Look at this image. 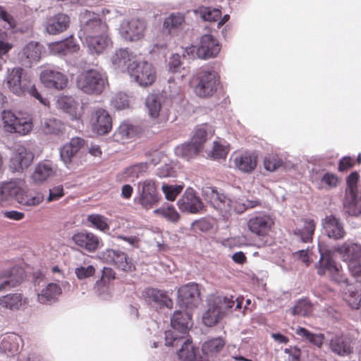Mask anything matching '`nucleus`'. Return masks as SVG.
<instances>
[{
    "label": "nucleus",
    "mask_w": 361,
    "mask_h": 361,
    "mask_svg": "<svg viewBox=\"0 0 361 361\" xmlns=\"http://www.w3.org/2000/svg\"><path fill=\"white\" fill-rule=\"evenodd\" d=\"M202 193L206 200L209 202L214 208L219 211L225 219H227L233 212L241 214L247 209L256 207L259 203L257 200H247L245 202L240 199L231 200L212 188L204 189Z\"/></svg>",
    "instance_id": "1"
},
{
    "label": "nucleus",
    "mask_w": 361,
    "mask_h": 361,
    "mask_svg": "<svg viewBox=\"0 0 361 361\" xmlns=\"http://www.w3.org/2000/svg\"><path fill=\"white\" fill-rule=\"evenodd\" d=\"M6 87L13 94L17 96H25L27 94L35 97L44 105L48 101L44 99L32 83L30 76L20 67L8 68L4 78Z\"/></svg>",
    "instance_id": "2"
},
{
    "label": "nucleus",
    "mask_w": 361,
    "mask_h": 361,
    "mask_svg": "<svg viewBox=\"0 0 361 361\" xmlns=\"http://www.w3.org/2000/svg\"><path fill=\"white\" fill-rule=\"evenodd\" d=\"M207 310L202 314V322L207 326L216 325L229 310L235 307L240 309L242 300L231 296L230 298L221 295H210L207 299Z\"/></svg>",
    "instance_id": "3"
},
{
    "label": "nucleus",
    "mask_w": 361,
    "mask_h": 361,
    "mask_svg": "<svg viewBox=\"0 0 361 361\" xmlns=\"http://www.w3.org/2000/svg\"><path fill=\"white\" fill-rule=\"evenodd\" d=\"M1 121L4 130L9 133L25 135L33 128L31 115L25 112L14 113L11 110H4L1 112Z\"/></svg>",
    "instance_id": "4"
},
{
    "label": "nucleus",
    "mask_w": 361,
    "mask_h": 361,
    "mask_svg": "<svg viewBox=\"0 0 361 361\" xmlns=\"http://www.w3.org/2000/svg\"><path fill=\"white\" fill-rule=\"evenodd\" d=\"M78 89L85 94H99L108 85L106 73L97 69L84 71L77 77Z\"/></svg>",
    "instance_id": "5"
},
{
    "label": "nucleus",
    "mask_w": 361,
    "mask_h": 361,
    "mask_svg": "<svg viewBox=\"0 0 361 361\" xmlns=\"http://www.w3.org/2000/svg\"><path fill=\"white\" fill-rule=\"evenodd\" d=\"M219 85V76L214 70H202L193 79L194 92L197 97L202 98L213 96Z\"/></svg>",
    "instance_id": "6"
},
{
    "label": "nucleus",
    "mask_w": 361,
    "mask_h": 361,
    "mask_svg": "<svg viewBox=\"0 0 361 361\" xmlns=\"http://www.w3.org/2000/svg\"><path fill=\"white\" fill-rule=\"evenodd\" d=\"M128 73L141 87L152 85L157 78L155 68L146 61H133L128 66Z\"/></svg>",
    "instance_id": "7"
},
{
    "label": "nucleus",
    "mask_w": 361,
    "mask_h": 361,
    "mask_svg": "<svg viewBox=\"0 0 361 361\" xmlns=\"http://www.w3.org/2000/svg\"><path fill=\"white\" fill-rule=\"evenodd\" d=\"M221 46L218 40L212 35L206 34L201 37L198 47L190 46L185 48L183 56L187 54L189 57L195 55L201 59L215 57L220 51Z\"/></svg>",
    "instance_id": "8"
},
{
    "label": "nucleus",
    "mask_w": 361,
    "mask_h": 361,
    "mask_svg": "<svg viewBox=\"0 0 361 361\" xmlns=\"http://www.w3.org/2000/svg\"><path fill=\"white\" fill-rule=\"evenodd\" d=\"M165 342L168 346L181 345V348L177 354L179 359L183 361H208L207 360H200L197 355L198 350L193 346L192 342L188 338L176 335L175 332L166 331L165 332Z\"/></svg>",
    "instance_id": "9"
},
{
    "label": "nucleus",
    "mask_w": 361,
    "mask_h": 361,
    "mask_svg": "<svg viewBox=\"0 0 361 361\" xmlns=\"http://www.w3.org/2000/svg\"><path fill=\"white\" fill-rule=\"evenodd\" d=\"M80 23L78 35L81 39L109 30L107 25L101 20L99 14L87 10L80 13Z\"/></svg>",
    "instance_id": "10"
},
{
    "label": "nucleus",
    "mask_w": 361,
    "mask_h": 361,
    "mask_svg": "<svg viewBox=\"0 0 361 361\" xmlns=\"http://www.w3.org/2000/svg\"><path fill=\"white\" fill-rule=\"evenodd\" d=\"M319 252L320 259L316 264L317 274L323 276L328 272L332 279L337 283H346L347 279L341 275L339 267L333 259V252L324 249L321 244H319Z\"/></svg>",
    "instance_id": "11"
},
{
    "label": "nucleus",
    "mask_w": 361,
    "mask_h": 361,
    "mask_svg": "<svg viewBox=\"0 0 361 361\" xmlns=\"http://www.w3.org/2000/svg\"><path fill=\"white\" fill-rule=\"evenodd\" d=\"M99 258L126 272H132L135 269L132 259L126 252L119 250L107 249L99 253Z\"/></svg>",
    "instance_id": "12"
},
{
    "label": "nucleus",
    "mask_w": 361,
    "mask_h": 361,
    "mask_svg": "<svg viewBox=\"0 0 361 361\" xmlns=\"http://www.w3.org/2000/svg\"><path fill=\"white\" fill-rule=\"evenodd\" d=\"M146 27L145 20L133 18L129 21H123L121 24L119 33L126 41H137L144 37Z\"/></svg>",
    "instance_id": "13"
},
{
    "label": "nucleus",
    "mask_w": 361,
    "mask_h": 361,
    "mask_svg": "<svg viewBox=\"0 0 361 361\" xmlns=\"http://www.w3.org/2000/svg\"><path fill=\"white\" fill-rule=\"evenodd\" d=\"M25 186V181L21 178L0 183V207L7 204L11 200L17 202Z\"/></svg>",
    "instance_id": "14"
},
{
    "label": "nucleus",
    "mask_w": 361,
    "mask_h": 361,
    "mask_svg": "<svg viewBox=\"0 0 361 361\" xmlns=\"http://www.w3.org/2000/svg\"><path fill=\"white\" fill-rule=\"evenodd\" d=\"M200 292L195 283H188L178 290V302L181 307L195 308L200 302Z\"/></svg>",
    "instance_id": "15"
},
{
    "label": "nucleus",
    "mask_w": 361,
    "mask_h": 361,
    "mask_svg": "<svg viewBox=\"0 0 361 361\" xmlns=\"http://www.w3.org/2000/svg\"><path fill=\"white\" fill-rule=\"evenodd\" d=\"M140 195L138 202L146 209H149L157 204L160 200L158 192V185L153 180L148 179L139 183Z\"/></svg>",
    "instance_id": "16"
},
{
    "label": "nucleus",
    "mask_w": 361,
    "mask_h": 361,
    "mask_svg": "<svg viewBox=\"0 0 361 361\" xmlns=\"http://www.w3.org/2000/svg\"><path fill=\"white\" fill-rule=\"evenodd\" d=\"M40 80L48 88L63 90L68 83L67 77L54 66L45 67L40 73Z\"/></svg>",
    "instance_id": "17"
},
{
    "label": "nucleus",
    "mask_w": 361,
    "mask_h": 361,
    "mask_svg": "<svg viewBox=\"0 0 361 361\" xmlns=\"http://www.w3.org/2000/svg\"><path fill=\"white\" fill-rule=\"evenodd\" d=\"M145 106L149 116L157 123H166L169 119V110L161 105V99L155 94H151L145 99Z\"/></svg>",
    "instance_id": "18"
},
{
    "label": "nucleus",
    "mask_w": 361,
    "mask_h": 361,
    "mask_svg": "<svg viewBox=\"0 0 361 361\" xmlns=\"http://www.w3.org/2000/svg\"><path fill=\"white\" fill-rule=\"evenodd\" d=\"M42 283L43 288L37 293V300L41 304H51L57 300L58 297L61 294L62 290L56 283H49L45 285L43 277H37L34 281L35 288H40Z\"/></svg>",
    "instance_id": "19"
},
{
    "label": "nucleus",
    "mask_w": 361,
    "mask_h": 361,
    "mask_svg": "<svg viewBox=\"0 0 361 361\" xmlns=\"http://www.w3.org/2000/svg\"><path fill=\"white\" fill-rule=\"evenodd\" d=\"M274 224V220L269 215L257 213L249 219L247 227L252 233L258 236H266L269 234Z\"/></svg>",
    "instance_id": "20"
},
{
    "label": "nucleus",
    "mask_w": 361,
    "mask_h": 361,
    "mask_svg": "<svg viewBox=\"0 0 361 361\" xmlns=\"http://www.w3.org/2000/svg\"><path fill=\"white\" fill-rule=\"evenodd\" d=\"M71 239L76 245L88 252H94L103 246L102 240L91 232L76 233Z\"/></svg>",
    "instance_id": "21"
},
{
    "label": "nucleus",
    "mask_w": 361,
    "mask_h": 361,
    "mask_svg": "<svg viewBox=\"0 0 361 361\" xmlns=\"http://www.w3.org/2000/svg\"><path fill=\"white\" fill-rule=\"evenodd\" d=\"M34 156L23 146H18L11 157L10 168L13 172L23 171L32 164Z\"/></svg>",
    "instance_id": "22"
},
{
    "label": "nucleus",
    "mask_w": 361,
    "mask_h": 361,
    "mask_svg": "<svg viewBox=\"0 0 361 361\" xmlns=\"http://www.w3.org/2000/svg\"><path fill=\"white\" fill-rule=\"evenodd\" d=\"M90 123L93 130L98 135H105L112 128L111 116L106 110L102 109H96L92 113Z\"/></svg>",
    "instance_id": "23"
},
{
    "label": "nucleus",
    "mask_w": 361,
    "mask_h": 361,
    "mask_svg": "<svg viewBox=\"0 0 361 361\" xmlns=\"http://www.w3.org/2000/svg\"><path fill=\"white\" fill-rule=\"evenodd\" d=\"M312 184L319 190H329L334 188L338 184V178L336 175L325 170L313 169L310 176Z\"/></svg>",
    "instance_id": "24"
},
{
    "label": "nucleus",
    "mask_w": 361,
    "mask_h": 361,
    "mask_svg": "<svg viewBox=\"0 0 361 361\" xmlns=\"http://www.w3.org/2000/svg\"><path fill=\"white\" fill-rule=\"evenodd\" d=\"M71 18L68 15L59 13L47 17L45 29L49 35H58L66 31L70 25Z\"/></svg>",
    "instance_id": "25"
},
{
    "label": "nucleus",
    "mask_w": 361,
    "mask_h": 361,
    "mask_svg": "<svg viewBox=\"0 0 361 361\" xmlns=\"http://www.w3.org/2000/svg\"><path fill=\"white\" fill-rule=\"evenodd\" d=\"M177 204L181 211L192 214L200 212L203 208L201 200L192 188H188L185 191L182 197L178 200Z\"/></svg>",
    "instance_id": "26"
},
{
    "label": "nucleus",
    "mask_w": 361,
    "mask_h": 361,
    "mask_svg": "<svg viewBox=\"0 0 361 361\" xmlns=\"http://www.w3.org/2000/svg\"><path fill=\"white\" fill-rule=\"evenodd\" d=\"M85 140L78 137H73L60 149L61 159L68 168H71L75 157L85 145Z\"/></svg>",
    "instance_id": "27"
},
{
    "label": "nucleus",
    "mask_w": 361,
    "mask_h": 361,
    "mask_svg": "<svg viewBox=\"0 0 361 361\" xmlns=\"http://www.w3.org/2000/svg\"><path fill=\"white\" fill-rule=\"evenodd\" d=\"M85 43L92 54H100L110 47L112 42L109 30L85 38Z\"/></svg>",
    "instance_id": "28"
},
{
    "label": "nucleus",
    "mask_w": 361,
    "mask_h": 361,
    "mask_svg": "<svg viewBox=\"0 0 361 361\" xmlns=\"http://www.w3.org/2000/svg\"><path fill=\"white\" fill-rule=\"evenodd\" d=\"M57 106L69 114L73 120L79 121L82 108L80 103L71 96H62L57 99Z\"/></svg>",
    "instance_id": "29"
},
{
    "label": "nucleus",
    "mask_w": 361,
    "mask_h": 361,
    "mask_svg": "<svg viewBox=\"0 0 361 361\" xmlns=\"http://www.w3.org/2000/svg\"><path fill=\"white\" fill-rule=\"evenodd\" d=\"M323 228L328 237L334 240L341 239L345 235L343 223L334 215H329L325 218Z\"/></svg>",
    "instance_id": "30"
},
{
    "label": "nucleus",
    "mask_w": 361,
    "mask_h": 361,
    "mask_svg": "<svg viewBox=\"0 0 361 361\" xmlns=\"http://www.w3.org/2000/svg\"><path fill=\"white\" fill-rule=\"evenodd\" d=\"M20 337L16 334H10L2 336L0 341V352L7 357H13L19 353Z\"/></svg>",
    "instance_id": "31"
},
{
    "label": "nucleus",
    "mask_w": 361,
    "mask_h": 361,
    "mask_svg": "<svg viewBox=\"0 0 361 361\" xmlns=\"http://www.w3.org/2000/svg\"><path fill=\"white\" fill-rule=\"evenodd\" d=\"M315 226L316 223L313 219H303L297 224L293 234L298 240L304 243H310L312 240Z\"/></svg>",
    "instance_id": "32"
},
{
    "label": "nucleus",
    "mask_w": 361,
    "mask_h": 361,
    "mask_svg": "<svg viewBox=\"0 0 361 361\" xmlns=\"http://www.w3.org/2000/svg\"><path fill=\"white\" fill-rule=\"evenodd\" d=\"M22 281L23 276L18 273L16 268L0 271V292L16 287Z\"/></svg>",
    "instance_id": "33"
},
{
    "label": "nucleus",
    "mask_w": 361,
    "mask_h": 361,
    "mask_svg": "<svg viewBox=\"0 0 361 361\" xmlns=\"http://www.w3.org/2000/svg\"><path fill=\"white\" fill-rule=\"evenodd\" d=\"M146 298L147 301L156 307H167L171 309L173 307V301L168 296L166 292L157 289L148 288L146 290Z\"/></svg>",
    "instance_id": "34"
},
{
    "label": "nucleus",
    "mask_w": 361,
    "mask_h": 361,
    "mask_svg": "<svg viewBox=\"0 0 361 361\" xmlns=\"http://www.w3.org/2000/svg\"><path fill=\"white\" fill-rule=\"evenodd\" d=\"M79 48V45L74 42L73 37L67 38L63 41L55 42L49 44L51 53L60 56L77 52Z\"/></svg>",
    "instance_id": "35"
},
{
    "label": "nucleus",
    "mask_w": 361,
    "mask_h": 361,
    "mask_svg": "<svg viewBox=\"0 0 361 361\" xmlns=\"http://www.w3.org/2000/svg\"><path fill=\"white\" fill-rule=\"evenodd\" d=\"M191 317L188 312L176 310L171 318V325L175 331L185 334L191 326ZM173 332V331H171Z\"/></svg>",
    "instance_id": "36"
},
{
    "label": "nucleus",
    "mask_w": 361,
    "mask_h": 361,
    "mask_svg": "<svg viewBox=\"0 0 361 361\" xmlns=\"http://www.w3.org/2000/svg\"><path fill=\"white\" fill-rule=\"evenodd\" d=\"M234 166L243 173H250L257 166V157L250 153L236 154L233 160Z\"/></svg>",
    "instance_id": "37"
},
{
    "label": "nucleus",
    "mask_w": 361,
    "mask_h": 361,
    "mask_svg": "<svg viewBox=\"0 0 361 361\" xmlns=\"http://www.w3.org/2000/svg\"><path fill=\"white\" fill-rule=\"evenodd\" d=\"M329 345L331 350L339 356L348 355L352 352L350 341L343 335L333 336L329 341Z\"/></svg>",
    "instance_id": "38"
},
{
    "label": "nucleus",
    "mask_w": 361,
    "mask_h": 361,
    "mask_svg": "<svg viewBox=\"0 0 361 361\" xmlns=\"http://www.w3.org/2000/svg\"><path fill=\"white\" fill-rule=\"evenodd\" d=\"M56 169L51 161L45 160L39 162L35 169L32 179L35 183H42L52 176Z\"/></svg>",
    "instance_id": "39"
},
{
    "label": "nucleus",
    "mask_w": 361,
    "mask_h": 361,
    "mask_svg": "<svg viewBox=\"0 0 361 361\" xmlns=\"http://www.w3.org/2000/svg\"><path fill=\"white\" fill-rule=\"evenodd\" d=\"M185 25V16L181 13H172L165 18L163 29L169 35H176Z\"/></svg>",
    "instance_id": "40"
},
{
    "label": "nucleus",
    "mask_w": 361,
    "mask_h": 361,
    "mask_svg": "<svg viewBox=\"0 0 361 361\" xmlns=\"http://www.w3.org/2000/svg\"><path fill=\"white\" fill-rule=\"evenodd\" d=\"M28 303L27 298L20 293H9L0 298L1 307L11 310H18L24 308Z\"/></svg>",
    "instance_id": "41"
},
{
    "label": "nucleus",
    "mask_w": 361,
    "mask_h": 361,
    "mask_svg": "<svg viewBox=\"0 0 361 361\" xmlns=\"http://www.w3.org/2000/svg\"><path fill=\"white\" fill-rule=\"evenodd\" d=\"M214 134V127L209 124L204 123L196 127L192 140L200 149L204 147V144Z\"/></svg>",
    "instance_id": "42"
},
{
    "label": "nucleus",
    "mask_w": 361,
    "mask_h": 361,
    "mask_svg": "<svg viewBox=\"0 0 361 361\" xmlns=\"http://www.w3.org/2000/svg\"><path fill=\"white\" fill-rule=\"evenodd\" d=\"M337 252L341 254L343 260L349 262L353 260L361 259V245L353 242H345L343 245L336 248Z\"/></svg>",
    "instance_id": "43"
},
{
    "label": "nucleus",
    "mask_w": 361,
    "mask_h": 361,
    "mask_svg": "<svg viewBox=\"0 0 361 361\" xmlns=\"http://www.w3.org/2000/svg\"><path fill=\"white\" fill-rule=\"evenodd\" d=\"M132 54L128 49H119L115 51L111 57V61L114 68L123 72L128 71V66L132 59Z\"/></svg>",
    "instance_id": "44"
},
{
    "label": "nucleus",
    "mask_w": 361,
    "mask_h": 361,
    "mask_svg": "<svg viewBox=\"0 0 361 361\" xmlns=\"http://www.w3.org/2000/svg\"><path fill=\"white\" fill-rule=\"evenodd\" d=\"M343 205L345 213L350 216H357L361 214V198L357 193H345Z\"/></svg>",
    "instance_id": "45"
},
{
    "label": "nucleus",
    "mask_w": 361,
    "mask_h": 361,
    "mask_svg": "<svg viewBox=\"0 0 361 361\" xmlns=\"http://www.w3.org/2000/svg\"><path fill=\"white\" fill-rule=\"evenodd\" d=\"M343 298L352 309H359L361 305V289L348 285L343 292Z\"/></svg>",
    "instance_id": "46"
},
{
    "label": "nucleus",
    "mask_w": 361,
    "mask_h": 361,
    "mask_svg": "<svg viewBox=\"0 0 361 361\" xmlns=\"http://www.w3.org/2000/svg\"><path fill=\"white\" fill-rule=\"evenodd\" d=\"M41 130L47 135H59L64 130V124L56 118H46L41 122Z\"/></svg>",
    "instance_id": "47"
},
{
    "label": "nucleus",
    "mask_w": 361,
    "mask_h": 361,
    "mask_svg": "<svg viewBox=\"0 0 361 361\" xmlns=\"http://www.w3.org/2000/svg\"><path fill=\"white\" fill-rule=\"evenodd\" d=\"M43 47L38 42H30L27 43L22 50V57L27 62L38 61L42 55Z\"/></svg>",
    "instance_id": "48"
},
{
    "label": "nucleus",
    "mask_w": 361,
    "mask_h": 361,
    "mask_svg": "<svg viewBox=\"0 0 361 361\" xmlns=\"http://www.w3.org/2000/svg\"><path fill=\"white\" fill-rule=\"evenodd\" d=\"M201 150L196 145H194L191 140L190 142H185L177 146L175 148V154L176 156L189 161L195 158Z\"/></svg>",
    "instance_id": "49"
},
{
    "label": "nucleus",
    "mask_w": 361,
    "mask_h": 361,
    "mask_svg": "<svg viewBox=\"0 0 361 361\" xmlns=\"http://www.w3.org/2000/svg\"><path fill=\"white\" fill-rule=\"evenodd\" d=\"M43 200L44 195L41 192L28 193L25 190V188H23L22 192H20L18 197L17 202L25 207H36L42 203Z\"/></svg>",
    "instance_id": "50"
},
{
    "label": "nucleus",
    "mask_w": 361,
    "mask_h": 361,
    "mask_svg": "<svg viewBox=\"0 0 361 361\" xmlns=\"http://www.w3.org/2000/svg\"><path fill=\"white\" fill-rule=\"evenodd\" d=\"M225 342L221 337L214 338L206 341L202 345L204 354L213 356L219 353L224 347Z\"/></svg>",
    "instance_id": "51"
},
{
    "label": "nucleus",
    "mask_w": 361,
    "mask_h": 361,
    "mask_svg": "<svg viewBox=\"0 0 361 361\" xmlns=\"http://www.w3.org/2000/svg\"><path fill=\"white\" fill-rule=\"evenodd\" d=\"M295 334L302 338L308 341L312 344L318 348H321L324 340V335L322 334H313L304 327H298L295 330Z\"/></svg>",
    "instance_id": "52"
},
{
    "label": "nucleus",
    "mask_w": 361,
    "mask_h": 361,
    "mask_svg": "<svg viewBox=\"0 0 361 361\" xmlns=\"http://www.w3.org/2000/svg\"><path fill=\"white\" fill-rule=\"evenodd\" d=\"M135 135V130L133 126L128 122H123L119 126L114 136L116 141L124 142L133 137Z\"/></svg>",
    "instance_id": "53"
},
{
    "label": "nucleus",
    "mask_w": 361,
    "mask_h": 361,
    "mask_svg": "<svg viewBox=\"0 0 361 361\" xmlns=\"http://www.w3.org/2000/svg\"><path fill=\"white\" fill-rule=\"evenodd\" d=\"M153 212L165 218L167 221L171 223H177L180 219V214L171 204H168L156 209Z\"/></svg>",
    "instance_id": "54"
},
{
    "label": "nucleus",
    "mask_w": 361,
    "mask_h": 361,
    "mask_svg": "<svg viewBox=\"0 0 361 361\" xmlns=\"http://www.w3.org/2000/svg\"><path fill=\"white\" fill-rule=\"evenodd\" d=\"M87 220L91 224V226L100 231L106 233L109 230V225L107 222V218L104 216L92 214L87 216Z\"/></svg>",
    "instance_id": "55"
},
{
    "label": "nucleus",
    "mask_w": 361,
    "mask_h": 361,
    "mask_svg": "<svg viewBox=\"0 0 361 361\" xmlns=\"http://www.w3.org/2000/svg\"><path fill=\"white\" fill-rule=\"evenodd\" d=\"M312 306L307 299L298 300L295 306L291 309V313L293 315L306 317L311 314Z\"/></svg>",
    "instance_id": "56"
},
{
    "label": "nucleus",
    "mask_w": 361,
    "mask_h": 361,
    "mask_svg": "<svg viewBox=\"0 0 361 361\" xmlns=\"http://www.w3.org/2000/svg\"><path fill=\"white\" fill-rule=\"evenodd\" d=\"M283 160L276 154H269L264 159V167L268 171H274L282 166Z\"/></svg>",
    "instance_id": "57"
},
{
    "label": "nucleus",
    "mask_w": 361,
    "mask_h": 361,
    "mask_svg": "<svg viewBox=\"0 0 361 361\" xmlns=\"http://www.w3.org/2000/svg\"><path fill=\"white\" fill-rule=\"evenodd\" d=\"M148 164L147 162L138 163L126 169L124 175L126 178H137L147 170Z\"/></svg>",
    "instance_id": "58"
},
{
    "label": "nucleus",
    "mask_w": 361,
    "mask_h": 361,
    "mask_svg": "<svg viewBox=\"0 0 361 361\" xmlns=\"http://www.w3.org/2000/svg\"><path fill=\"white\" fill-rule=\"evenodd\" d=\"M202 18L206 21H216L221 16V12L218 8L211 7H203L200 10Z\"/></svg>",
    "instance_id": "59"
},
{
    "label": "nucleus",
    "mask_w": 361,
    "mask_h": 361,
    "mask_svg": "<svg viewBox=\"0 0 361 361\" xmlns=\"http://www.w3.org/2000/svg\"><path fill=\"white\" fill-rule=\"evenodd\" d=\"M111 104L116 109H124L129 105L128 95L123 92L116 94L111 100Z\"/></svg>",
    "instance_id": "60"
},
{
    "label": "nucleus",
    "mask_w": 361,
    "mask_h": 361,
    "mask_svg": "<svg viewBox=\"0 0 361 361\" xmlns=\"http://www.w3.org/2000/svg\"><path fill=\"white\" fill-rule=\"evenodd\" d=\"M183 186L180 185H163L162 191L166 199L169 201H173L177 195L180 193Z\"/></svg>",
    "instance_id": "61"
},
{
    "label": "nucleus",
    "mask_w": 361,
    "mask_h": 361,
    "mask_svg": "<svg viewBox=\"0 0 361 361\" xmlns=\"http://www.w3.org/2000/svg\"><path fill=\"white\" fill-rule=\"evenodd\" d=\"M169 70L172 73H180L183 71V73L181 77H183L188 71L183 68L182 62L180 60V56L179 54H173L169 59Z\"/></svg>",
    "instance_id": "62"
},
{
    "label": "nucleus",
    "mask_w": 361,
    "mask_h": 361,
    "mask_svg": "<svg viewBox=\"0 0 361 361\" xmlns=\"http://www.w3.org/2000/svg\"><path fill=\"white\" fill-rule=\"evenodd\" d=\"M228 152V149L225 145L218 141H214L210 156L214 159L225 158Z\"/></svg>",
    "instance_id": "63"
},
{
    "label": "nucleus",
    "mask_w": 361,
    "mask_h": 361,
    "mask_svg": "<svg viewBox=\"0 0 361 361\" xmlns=\"http://www.w3.org/2000/svg\"><path fill=\"white\" fill-rule=\"evenodd\" d=\"M348 269L356 281L361 283V259L349 262Z\"/></svg>",
    "instance_id": "64"
}]
</instances>
